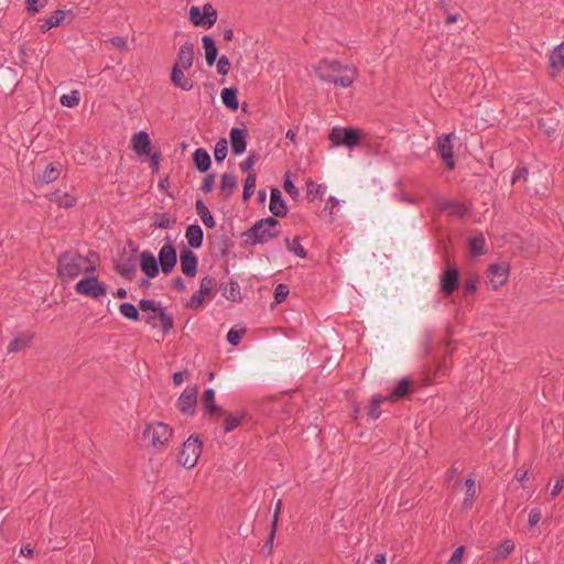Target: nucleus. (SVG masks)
Instances as JSON below:
<instances>
[{
  "mask_svg": "<svg viewBox=\"0 0 564 564\" xmlns=\"http://www.w3.org/2000/svg\"><path fill=\"white\" fill-rule=\"evenodd\" d=\"M228 153V142L225 138L219 139L216 142L214 156L217 162H223Z\"/></svg>",
  "mask_w": 564,
  "mask_h": 564,
  "instance_id": "nucleus-41",
  "label": "nucleus"
},
{
  "mask_svg": "<svg viewBox=\"0 0 564 564\" xmlns=\"http://www.w3.org/2000/svg\"><path fill=\"white\" fill-rule=\"evenodd\" d=\"M328 139L335 147L345 145L351 149L360 144L361 131L354 128L334 127L329 132Z\"/></svg>",
  "mask_w": 564,
  "mask_h": 564,
  "instance_id": "nucleus-6",
  "label": "nucleus"
},
{
  "mask_svg": "<svg viewBox=\"0 0 564 564\" xmlns=\"http://www.w3.org/2000/svg\"><path fill=\"white\" fill-rule=\"evenodd\" d=\"M50 200L52 203L57 204L61 207H72L76 203V198L70 196L68 193L62 192L59 189L50 194Z\"/></svg>",
  "mask_w": 564,
  "mask_h": 564,
  "instance_id": "nucleus-30",
  "label": "nucleus"
},
{
  "mask_svg": "<svg viewBox=\"0 0 564 564\" xmlns=\"http://www.w3.org/2000/svg\"><path fill=\"white\" fill-rule=\"evenodd\" d=\"M189 20L196 26H205L204 11L202 12L198 7H191Z\"/></svg>",
  "mask_w": 564,
  "mask_h": 564,
  "instance_id": "nucleus-49",
  "label": "nucleus"
},
{
  "mask_svg": "<svg viewBox=\"0 0 564 564\" xmlns=\"http://www.w3.org/2000/svg\"><path fill=\"white\" fill-rule=\"evenodd\" d=\"M116 271L127 280H132L137 272V258L134 256V250L128 257H121L116 261L115 264Z\"/></svg>",
  "mask_w": 564,
  "mask_h": 564,
  "instance_id": "nucleus-14",
  "label": "nucleus"
},
{
  "mask_svg": "<svg viewBox=\"0 0 564 564\" xmlns=\"http://www.w3.org/2000/svg\"><path fill=\"white\" fill-rule=\"evenodd\" d=\"M59 174H61L59 169H57L54 164H50L46 166V169L44 170L42 175L39 176V180L42 183L48 184V183H52L55 180H57Z\"/></svg>",
  "mask_w": 564,
  "mask_h": 564,
  "instance_id": "nucleus-37",
  "label": "nucleus"
},
{
  "mask_svg": "<svg viewBox=\"0 0 564 564\" xmlns=\"http://www.w3.org/2000/svg\"><path fill=\"white\" fill-rule=\"evenodd\" d=\"M444 261L447 268L441 276V292L444 293V295H451L458 285V270L449 265L447 254L444 256Z\"/></svg>",
  "mask_w": 564,
  "mask_h": 564,
  "instance_id": "nucleus-10",
  "label": "nucleus"
},
{
  "mask_svg": "<svg viewBox=\"0 0 564 564\" xmlns=\"http://www.w3.org/2000/svg\"><path fill=\"white\" fill-rule=\"evenodd\" d=\"M203 442L196 436H189L182 446L177 462L183 467L191 469L196 464L202 454Z\"/></svg>",
  "mask_w": 564,
  "mask_h": 564,
  "instance_id": "nucleus-5",
  "label": "nucleus"
},
{
  "mask_svg": "<svg viewBox=\"0 0 564 564\" xmlns=\"http://www.w3.org/2000/svg\"><path fill=\"white\" fill-rule=\"evenodd\" d=\"M245 416L243 413H240V414H228L226 417H225V421H224V431L226 433L228 432H231L232 430H235L240 423H241V420L242 417Z\"/></svg>",
  "mask_w": 564,
  "mask_h": 564,
  "instance_id": "nucleus-44",
  "label": "nucleus"
},
{
  "mask_svg": "<svg viewBox=\"0 0 564 564\" xmlns=\"http://www.w3.org/2000/svg\"><path fill=\"white\" fill-rule=\"evenodd\" d=\"M230 144H231V151L234 154H241L246 151L247 147V130L246 129H239V128H232L230 130Z\"/></svg>",
  "mask_w": 564,
  "mask_h": 564,
  "instance_id": "nucleus-21",
  "label": "nucleus"
},
{
  "mask_svg": "<svg viewBox=\"0 0 564 564\" xmlns=\"http://www.w3.org/2000/svg\"><path fill=\"white\" fill-rule=\"evenodd\" d=\"M285 246L290 252L295 253L297 257H300V258L306 257V251L301 246L299 237H295L292 240H290L289 238H285Z\"/></svg>",
  "mask_w": 564,
  "mask_h": 564,
  "instance_id": "nucleus-42",
  "label": "nucleus"
},
{
  "mask_svg": "<svg viewBox=\"0 0 564 564\" xmlns=\"http://www.w3.org/2000/svg\"><path fill=\"white\" fill-rule=\"evenodd\" d=\"M269 209L275 217H283L288 213L285 202L283 200L282 193L279 188L271 189Z\"/></svg>",
  "mask_w": 564,
  "mask_h": 564,
  "instance_id": "nucleus-22",
  "label": "nucleus"
},
{
  "mask_svg": "<svg viewBox=\"0 0 564 564\" xmlns=\"http://www.w3.org/2000/svg\"><path fill=\"white\" fill-rule=\"evenodd\" d=\"M283 188L293 199H297V197L300 196L299 189L295 187V185L289 178L288 175H286V177L284 180Z\"/></svg>",
  "mask_w": 564,
  "mask_h": 564,
  "instance_id": "nucleus-54",
  "label": "nucleus"
},
{
  "mask_svg": "<svg viewBox=\"0 0 564 564\" xmlns=\"http://www.w3.org/2000/svg\"><path fill=\"white\" fill-rule=\"evenodd\" d=\"M79 101H80V96H79L78 90H73L68 95H63L59 99V102L63 106L69 107V108L78 106Z\"/></svg>",
  "mask_w": 564,
  "mask_h": 564,
  "instance_id": "nucleus-48",
  "label": "nucleus"
},
{
  "mask_svg": "<svg viewBox=\"0 0 564 564\" xmlns=\"http://www.w3.org/2000/svg\"><path fill=\"white\" fill-rule=\"evenodd\" d=\"M509 276V264H491L488 269V283L494 290L502 286Z\"/></svg>",
  "mask_w": 564,
  "mask_h": 564,
  "instance_id": "nucleus-12",
  "label": "nucleus"
},
{
  "mask_svg": "<svg viewBox=\"0 0 564 564\" xmlns=\"http://www.w3.org/2000/svg\"><path fill=\"white\" fill-rule=\"evenodd\" d=\"M34 339V333L22 332L19 333L8 345L7 351L9 354H15L25 350L31 346Z\"/></svg>",
  "mask_w": 564,
  "mask_h": 564,
  "instance_id": "nucleus-17",
  "label": "nucleus"
},
{
  "mask_svg": "<svg viewBox=\"0 0 564 564\" xmlns=\"http://www.w3.org/2000/svg\"><path fill=\"white\" fill-rule=\"evenodd\" d=\"M197 401V388L187 387L177 401V408L182 413H193Z\"/></svg>",
  "mask_w": 564,
  "mask_h": 564,
  "instance_id": "nucleus-15",
  "label": "nucleus"
},
{
  "mask_svg": "<svg viewBox=\"0 0 564 564\" xmlns=\"http://www.w3.org/2000/svg\"><path fill=\"white\" fill-rule=\"evenodd\" d=\"M217 285V281L213 276H205L200 280V286L199 291L195 293L191 301L188 302L187 306L191 308H197L202 305L205 297H213L214 290Z\"/></svg>",
  "mask_w": 564,
  "mask_h": 564,
  "instance_id": "nucleus-8",
  "label": "nucleus"
},
{
  "mask_svg": "<svg viewBox=\"0 0 564 564\" xmlns=\"http://www.w3.org/2000/svg\"><path fill=\"white\" fill-rule=\"evenodd\" d=\"M464 553H465V547L464 546L457 547L453 552V554H452L451 558L448 560L447 564H462Z\"/></svg>",
  "mask_w": 564,
  "mask_h": 564,
  "instance_id": "nucleus-57",
  "label": "nucleus"
},
{
  "mask_svg": "<svg viewBox=\"0 0 564 564\" xmlns=\"http://www.w3.org/2000/svg\"><path fill=\"white\" fill-rule=\"evenodd\" d=\"M237 187V177L232 174L225 173L220 181V194L228 198L232 195L234 189Z\"/></svg>",
  "mask_w": 564,
  "mask_h": 564,
  "instance_id": "nucleus-29",
  "label": "nucleus"
},
{
  "mask_svg": "<svg viewBox=\"0 0 564 564\" xmlns=\"http://www.w3.org/2000/svg\"><path fill=\"white\" fill-rule=\"evenodd\" d=\"M230 69L229 58L223 55L217 62V72L220 75H227Z\"/></svg>",
  "mask_w": 564,
  "mask_h": 564,
  "instance_id": "nucleus-55",
  "label": "nucleus"
},
{
  "mask_svg": "<svg viewBox=\"0 0 564 564\" xmlns=\"http://www.w3.org/2000/svg\"><path fill=\"white\" fill-rule=\"evenodd\" d=\"M181 270L186 276H195L197 272L198 259L196 254L188 249H183L180 254Z\"/></svg>",
  "mask_w": 564,
  "mask_h": 564,
  "instance_id": "nucleus-16",
  "label": "nucleus"
},
{
  "mask_svg": "<svg viewBox=\"0 0 564 564\" xmlns=\"http://www.w3.org/2000/svg\"><path fill=\"white\" fill-rule=\"evenodd\" d=\"M237 89L236 88H224L221 90V100L224 105L230 110L236 111L239 107L238 98H237Z\"/></svg>",
  "mask_w": 564,
  "mask_h": 564,
  "instance_id": "nucleus-33",
  "label": "nucleus"
},
{
  "mask_svg": "<svg viewBox=\"0 0 564 564\" xmlns=\"http://www.w3.org/2000/svg\"><path fill=\"white\" fill-rule=\"evenodd\" d=\"M528 169L524 166L517 167L513 173L512 183H517L520 180L527 181L528 178Z\"/></svg>",
  "mask_w": 564,
  "mask_h": 564,
  "instance_id": "nucleus-59",
  "label": "nucleus"
},
{
  "mask_svg": "<svg viewBox=\"0 0 564 564\" xmlns=\"http://www.w3.org/2000/svg\"><path fill=\"white\" fill-rule=\"evenodd\" d=\"M288 295H289L288 285L282 284V283L278 284L274 290L275 303H278V304L282 303L286 299Z\"/></svg>",
  "mask_w": 564,
  "mask_h": 564,
  "instance_id": "nucleus-53",
  "label": "nucleus"
},
{
  "mask_svg": "<svg viewBox=\"0 0 564 564\" xmlns=\"http://www.w3.org/2000/svg\"><path fill=\"white\" fill-rule=\"evenodd\" d=\"M119 311H120L121 315H123L126 318H128L130 321L137 322L140 319V314L133 304L122 303L119 306Z\"/></svg>",
  "mask_w": 564,
  "mask_h": 564,
  "instance_id": "nucleus-40",
  "label": "nucleus"
},
{
  "mask_svg": "<svg viewBox=\"0 0 564 564\" xmlns=\"http://www.w3.org/2000/svg\"><path fill=\"white\" fill-rule=\"evenodd\" d=\"M214 183H215V175L214 174H208V175H206L204 177L202 186H200V189L204 193H209V192L213 191Z\"/></svg>",
  "mask_w": 564,
  "mask_h": 564,
  "instance_id": "nucleus-58",
  "label": "nucleus"
},
{
  "mask_svg": "<svg viewBox=\"0 0 564 564\" xmlns=\"http://www.w3.org/2000/svg\"><path fill=\"white\" fill-rule=\"evenodd\" d=\"M176 223V218L171 216L170 214L163 213L156 215V219L154 221V226L156 228L166 229Z\"/></svg>",
  "mask_w": 564,
  "mask_h": 564,
  "instance_id": "nucleus-47",
  "label": "nucleus"
},
{
  "mask_svg": "<svg viewBox=\"0 0 564 564\" xmlns=\"http://www.w3.org/2000/svg\"><path fill=\"white\" fill-rule=\"evenodd\" d=\"M96 270V264L88 257L75 251H66L57 259V275L63 282H69L79 274H89Z\"/></svg>",
  "mask_w": 564,
  "mask_h": 564,
  "instance_id": "nucleus-2",
  "label": "nucleus"
},
{
  "mask_svg": "<svg viewBox=\"0 0 564 564\" xmlns=\"http://www.w3.org/2000/svg\"><path fill=\"white\" fill-rule=\"evenodd\" d=\"M276 529H278V527H275V523H271L270 534H269L268 540L265 541V543H264V545L262 547V551L265 553V555H271L272 554L273 541H274Z\"/></svg>",
  "mask_w": 564,
  "mask_h": 564,
  "instance_id": "nucleus-51",
  "label": "nucleus"
},
{
  "mask_svg": "<svg viewBox=\"0 0 564 564\" xmlns=\"http://www.w3.org/2000/svg\"><path fill=\"white\" fill-rule=\"evenodd\" d=\"M485 238L482 235L476 236L470 239L469 250L474 256H481L486 253L485 249Z\"/></svg>",
  "mask_w": 564,
  "mask_h": 564,
  "instance_id": "nucleus-38",
  "label": "nucleus"
},
{
  "mask_svg": "<svg viewBox=\"0 0 564 564\" xmlns=\"http://www.w3.org/2000/svg\"><path fill=\"white\" fill-rule=\"evenodd\" d=\"M307 192L306 196L308 200H314L318 195L322 194L323 185L316 184L315 182L308 180L306 183Z\"/></svg>",
  "mask_w": 564,
  "mask_h": 564,
  "instance_id": "nucleus-50",
  "label": "nucleus"
},
{
  "mask_svg": "<svg viewBox=\"0 0 564 564\" xmlns=\"http://www.w3.org/2000/svg\"><path fill=\"white\" fill-rule=\"evenodd\" d=\"M195 208L197 215L207 228H214L216 226L213 215L202 199L196 200Z\"/></svg>",
  "mask_w": 564,
  "mask_h": 564,
  "instance_id": "nucleus-31",
  "label": "nucleus"
},
{
  "mask_svg": "<svg viewBox=\"0 0 564 564\" xmlns=\"http://www.w3.org/2000/svg\"><path fill=\"white\" fill-rule=\"evenodd\" d=\"M202 43H203V47L205 51L206 63L209 66H212L217 58L218 48H217L214 40L208 35L203 36Z\"/></svg>",
  "mask_w": 564,
  "mask_h": 564,
  "instance_id": "nucleus-28",
  "label": "nucleus"
},
{
  "mask_svg": "<svg viewBox=\"0 0 564 564\" xmlns=\"http://www.w3.org/2000/svg\"><path fill=\"white\" fill-rule=\"evenodd\" d=\"M552 76H556L564 68V44L557 45L550 55Z\"/></svg>",
  "mask_w": 564,
  "mask_h": 564,
  "instance_id": "nucleus-24",
  "label": "nucleus"
},
{
  "mask_svg": "<svg viewBox=\"0 0 564 564\" xmlns=\"http://www.w3.org/2000/svg\"><path fill=\"white\" fill-rule=\"evenodd\" d=\"M184 70L185 69L172 67L171 82L175 87L188 91L194 87V82L185 76Z\"/></svg>",
  "mask_w": 564,
  "mask_h": 564,
  "instance_id": "nucleus-23",
  "label": "nucleus"
},
{
  "mask_svg": "<svg viewBox=\"0 0 564 564\" xmlns=\"http://www.w3.org/2000/svg\"><path fill=\"white\" fill-rule=\"evenodd\" d=\"M410 380L402 379L398 386L393 389V391L386 397L388 401L395 402L402 398H404L410 391Z\"/></svg>",
  "mask_w": 564,
  "mask_h": 564,
  "instance_id": "nucleus-34",
  "label": "nucleus"
},
{
  "mask_svg": "<svg viewBox=\"0 0 564 564\" xmlns=\"http://www.w3.org/2000/svg\"><path fill=\"white\" fill-rule=\"evenodd\" d=\"M541 520V511L539 509H531L530 513H529V525L530 527H535Z\"/></svg>",
  "mask_w": 564,
  "mask_h": 564,
  "instance_id": "nucleus-62",
  "label": "nucleus"
},
{
  "mask_svg": "<svg viewBox=\"0 0 564 564\" xmlns=\"http://www.w3.org/2000/svg\"><path fill=\"white\" fill-rule=\"evenodd\" d=\"M25 4L29 13L35 14L47 4V0H25Z\"/></svg>",
  "mask_w": 564,
  "mask_h": 564,
  "instance_id": "nucleus-52",
  "label": "nucleus"
},
{
  "mask_svg": "<svg viewBox=\"0 0 564 564\" xmlns=\"http://www.w3.org/2000/svg\"><path fill=\"white\" fill-rule=\"evenodd\" d=\"M256 181H257V177H256V174L254 173H249L245 180V185H243V193H242V198L243 200H248L253 192H254V187H256Z\"/></svg>",
  "mask_w": 564,
  "mask_h": 564,
  "instance_id": "nucleus-45",
  "label": "nucleus"
},
{
  "mask_svg": "<svg viewBox=\"0 0 564 564\" xmlns=\"http://www.w3.org/2000/svg\"><path fill=\"white\" fill-rule=\"evenodd\" d=\"M194 62V45L189 42L184 43L177 53V58L173 67L189 69Z\"/></svg>",
  "mask_w": 564,
  "mask_h": 564,
  "instance_id": "nucleus-18",
  "label": "nucleus"
},
{
  "mask_svg": "<svg viewBox=\"0 0 564 564\" xmlns=\"http://www.w3.org/2000/svg\"><path fill=\"white\" fill-rule=\"evenodd\" d=\"M464 290L466 294H473L477 290V280L475 278H469L465 281Z\"/></svg>",
  "mask_w": 564,
  "mask_h": 564,
  "instance_id": "nucleus-63",
  "label": "nucleus"
},
{
  "mask_svg": "<svg viewBox=\"0 0 564 564\" xmlns=\"http://www.w3.org/2000/svg\"><path fill=\"white\" fill-rule=\"evenodd\" d=\"M243 333H245V329H241V330L230 329L227 334V340L231 345L237 346L240 343Z\"/></svg>",
  "mask_w": 564,
  "mask_h": 564,
  "instance_id": "nucleus-56",
  "label": "nucleus"
},
{
  "mask_svg": "<svg viewBox=\"0 0 564 564\" xmlns=\"http://www.w3.org/2000/svg\"><path fill=\"white\" fill-rule=\"evenodd\" d=\"M185 237L191 248H199L203 243V229L198 225H189L186 228Z\"/></svg>",
  "mask_w": 564,
  "mask_h": 564,
  "instance_id": "nucleus-26",
  "label": "nucleus"
},
{
  "mask_svg": "<svg viewBox=\"0 0 564 564\" xmlns=\"http://www.w3.org/2000/svg\"><path fill=\"white\" fill-rule=\"evenodd\" d=\"M142 435L155 449H163L169 445L173 430L163 422H151L147 424Z\"/></svg>",
  "mask_w": 564,
  "mask_h": 564,
  "instance_id": "nucleus-4",
  "label": "nucleus"
},
{
  "mask_svg": "<svg viewBox=\"0 0 564 564\" xmlns=\"http://www.w3.org/2000/svg\"><path fill=\"white\" fill-rule=\"evenodd\" d=\"M454 139L455 134L453 132L444 134L437 139V152L443 159L448 170H453L455 167V160L453 153Z\"/></svg>",
  "mask_w": 564,
  "mask_h": 564,
  "instance_id": "nucleus-9",
  "label": "nucleus"
},
{
  "mask_svg": "<svg viewBox=\"0 0 564 564\" xmlns=\"http://www.w3.org/2000/svg\"><path fill=\"white\" fill-rule=\"evenodd\" d=\"M466 485V497L463 501V507L468 509L473 506V500L476 496L475 480L473 478H468L465 481Z\"/></svg>",
  "mask_w": 564,
  "mask_h": 564,
  "instance_id": "nucleus-39",
  "label": "nucleus"
},
{
  "mask_svg": "<svg viewBox=\"0 0 564 564\" xmlns=\"http://www.w3.org/2000/svg\"><path fill=\"white\" fill-rule=\"evenodd\" d=\"M204 11V19H205V26L207 29L212 28L216 21H217V11L214 9V7L210 3H205L203 7Z\"/></svg>",
  "mask_w": 564,
  "mask_h": 564,
  "instance_id": "nucleus-43",
  "label": "nucleus"
},
{
  "mask_svg": "<svg viewBox=\"0 0 564 564\" xmlns=\"http://www.w3.org/2000/svg\"><path fill=\"white\" fill-rule=\"evenodd\" d=\"M257 161L254 154H250L245 161L239 164V167L242 172H248L251 170Z\"/></svg>",
  "mask_w": 564,
  "mask_h": 564,
  "instance_id": "nucleus-60",
  "label": "nucleus"
},
{
  "mask_svg": "<svg viewBox=\"0 0 564 564\" xmlns=\"http://www.w3.org/2000/svg\"><path fill=\"white\" fill-rule=\"evenodd\" d=\"M66 17V11L63 10H56L46 21L44 24L41 25L42 32H46L54 26H58L62 24Z\"/></svg>",
  "mask_w": 564,
  "mask_h": 564,
  "instance_id": "nucleus-36",
  "label": "nucleus"
},
{
  "mask_svg": "<svg viewBox=\"0 0 564 564\" xmlns=\"http://www.w3.org/2000/svg\"><path fill=\"white\" fill-rule=\"evenodd\" d=\"M139 307L141 311H152L153 313L159 314L160 325L164 334L169 333L173 328V318L172 316L165 313V310L156 306L155 303L151 300H141L139 302Z\"/></svg>",
  "mask_w": 564,
  "mask_h": 564,
  "instance_id": "nucleus-11",
  "label": "nucleus"
},
{
  "mask_svg": "<svg viewBox=\"0 0 564 564\" xmlns=\"http://www.w3.org/2000/svg\"><path fill=\"white\" fill-rule=\"evenodd\" d=\"M387 400L386 397H381V395H375L371 400V403L368 408V415L373 419V420H377L380 414H381V411H380V404Z\"/></svg>",
  "mask_w": 564,
  "mask_h": 564,
  "instance_id": "nucleus-46",
  "label": "nucleus"
},
{
  "mask_svg": "<svg viewBox=\"0 0 564 564\" xmlns=\"http://www.w3.org/2000/svg\"><path fill=\"white\" fill-rule=\"evenodd\" d=\"M513 547H514V545H513V543H512L511 541H505V542L500 545V547H499V550H498L499 555H500L502 558L507 557V556L511 553V551L513 550Z\"/></svg>",
  "mask_w": 564,
  "mask_h": 564,
  "instance_id": "nucleus-61",
  "label": "nucleus"
},
{
  "mask_svg": "<svg viewBox=\"0 0 564 564\" xmlns=\"http://www.w3.org/2000/svg\"><path fill=\"white\" fill-rule=\"evenodd\" d=\"M316 76L323 82H329L336 86L347 88L352 85L357 78V68L344 66L338 61H319L314 66Z\"/></svg>",
  "mask_w": 564,
  "mask_h": 564,
  "instance_id": "nucleus-1",
  "label": "nucleus"
},
{
  "mask_svg": "<svg viewBox=\"0 0 564 564\" xmlns=\"http://www.w3.org/2000/svg\"><path fill=\"white\" fill-rule=\"evenodd\" d=\"M131 147L138 155L150 154L151 141L149 134L145 131H140L133 134L131 139Z\"/></svg>",
  "mask_w": 564,
  "mask_h": 564,
  "instance_id": "nucleus-20",
  "label": "nucleus"
},
{
  "mask_svg": "<svg viewBox=\"0 0 564 564\" xmlns=\"http://www.w3.org/2000/svg\"><path fill=\"white\" fill-rule=\"evenodd\" d=\"M193 159L199 172H206L210 167V156L205 149H197L193 154Z\"/></svg>",
  "mask_w": 564,
  "mask_h": 564,
  "instance_id": "nucleus-32",
  "label": "nucleus"
},
{
  "mask_svg": "<svg viewBox=\"0 0 564 564\" xmlns=\"http://www.w3.org/2000/svg\"><path fill=\"white\" fill-rule=\"evenodd\" d=\"M76 293L93 299H98L107 293V286L95 276H85L75 285Z\"/></svg>",
  "mask_w": 564,
  "mask_h": 564,
  "instance_id": "nucleus-7",
  "label": "nucleus"
},
{
  "mask_svg": "<svg viewBox=\"0 0 564 564\" xmlns=\"http://www.w3.org/2000/svg\"><path fill=\"white\" fill-rule=\"evenodd\" d=\"M159 261L164 274H169L173 271L176 262L177 256L175 248L171 245V242L162 246L159 252Z\"/></svg>",
  "mask_w": 564,
  "mask_h": 564,
  "instance_id": "nucleus-13",
  "label": "nucleus"
},
{
  "mask_svg": "<svg viewBox=\"0 0 564 564\" xmlns=\"http://www.w3.org/2000/svg\"><path fill=\"white\" fill-rule=\"evenodd\" d=\"M110 43L119 48V50H126L127 48V41L122 36H113L110 39Z\"/></svg>",
  "mask_w": 564,
  "mask_h": 564,
  "instance_id": "nucleus-64",
  "label": "nucleus"
},
{
  "mask_svg": "<svg viewBox=\"0 0 564 564\" xmlns=\"http://www.w3.org/2000/svg\"><path fill=\"white\" fill-rule=\"evenodd\" d=\"M214 397H215V391L212 388L205 390V392L203 394L204 408H205L206 412L210 415H220V414H223V410L220 406H218L215 403Z\"/></svg>",
  "mask_w": 564,
  "mask_h": 564,
  "instance_id": "nucleus-27",
  "label": "nucleus"
},
{
  "mask_svg": "<svg viewBox=\"0 0 564 564\" xmlns=\"http://www.w3.org/2000/svg\"><path fill=\"white\" fill-rule=\"evenodd\" d=\"M223 295L232 302H238L241 300L240 286L236 282H229L227 284L221 285Z\"/></svg>",
  "mask_w": 564,
  "mask_h": 564,
  "instance_id": "nucleus-35",
  "label": "nucleus"
},
{
  "mask_svg": "<svg viewBox=\"0 0 564 564\" xmlns=\"http://www.w3.org/2000/svg\"><path fill=\"white\" fill-rule=\"evenodd\" d=\"M280 223L274 217H267L258 220L248 231L245 232L247 240L251 243H264L279 236Z\"/></svg>",
  "mask_w": 564,
  "mask_h": 564,
  "instance_id": "nucleus-3",
  "label": "nucleus"
},
{
  "mask_svg": "<svg viewBox=\"0 0 564 564\" xmlns=\"http://www.w3.org/2000/svg\"><path fill=\"white\" fill-rule=\"evenodd\" d=\"M436 205L441 210H447L449 215L463 217L467 213L465 205L456 200L438 199Z\"/></svg>",
  "mask_w": 564,
  "mask_h": 564,
  "instance_id": "nucleus-25",
  "label": "nucleus"
},
{
  "mask_svg": "<svg viewBox=\"0 0 564 564\" xmlns=\"http://www.w3.org/2000/svg\"><path fill=\"white\" fill-rule=\"evenodd\" d=\"M140 268L148 278H155L159 274L158 261L150 251L141 252Z\"/></svg>",
  "mask_w": 564,
  "mask_h": 564,
  "instance_id": "nucleus-19",
  "label": "nucleus"
}]
</instances>
